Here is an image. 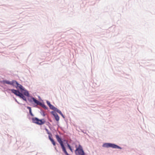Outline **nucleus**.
Instances as JSON below:
<instances>
[{
	"instance_id": "1",
	"label": "nucleus",
	"mask_w": 155,
	"mask_h": 155,
	"mask_svg": "<svg viewBox=\"0 0 155 155\" xmlns=\"http://www.w3.org/2000/svg\"><path fill=\"white\" fill-rule=\"evenodd\" d=\"M55 137L58 141L60 144L62 149L63 151L64 152L66 155H68L66 151L64 145L63 143L62 140L61 138L59 137V136L58 135H55Z\"/></svg>"
},
{
	"instance_id": "2",
	"label": "nucleus",
	"mask_w": 155,
	"mask_h": 155,
	"mask_svg": "<svg viewBox=\"0 0 155 155\" xmlns=\"http://www.w3.org/2000/svg\"><path fill=\"white\" fill-rule=\"evenodd\" d=\"M68 147L71 151L72 152L73 150H74L75 148L76 149L81 146L79 142L76 141L72 143L71 146L68 143L67 144Z\"/></svg>"
},
{
	"instance_id": "3",
	"label": "nucleus",
	"mask_w": 155,
	"mask_h": 155,
	"mask_svg": "<svg viewBox=\"0 0 155 155\" xmlns=\"http://www.w3.org/2000/svg\"><path fill=\"white\" fill-rule=\"evenodd\" d=\"M103 147L106 148L111 147L113 148L121 149L120 147L117 145L111 143H105L103 144Z\"/></svg>"
},
{
	"instance_id": "4",
	"label": "nucleus",
	"mask_w": 155,
	"mask_h": 155,
	"mask_svg": "<svg viewBox=\"0 0 155 155\" xmlns=\"http://www.w3.org/2000/svg\"><path fill=\"white\" fill-rule=\"evenodd\" d=\"M32 120L33 123L39 125L43 124L45 122V121L44 119L40 120L36 117L33 118H32Z\"/></svg>"
},
{
	"instance_id": "5",
	"label": "nucleus",
	"mask_w": 155,
	"mask_h": 155,
	"mask_svg": "<svg viewBox=\"0 0 155 155\" xmlns=\"http://www.w3.org/2000/svg\"><path fill=\"white\" fill-rule=\"evenodd\" d=\"M75 152L76 154L78 155H84V153L81 146L76 149Z\"/></svg>"
},
{
	"instance_id": "6",
	"label": "nucleus",
	"mask_w": 155,
	"mask_h": 155,
	"mask_svg": "<svg viewBox=\"0 0 155 155\" xmlns=\"http://www.w3.org/2000/svg\"><path fill=\"white\" fill-rule=\"evenodd\" d=\"M45 130L48 134H49V135H51V133L48 130V129H47V128H45ZM48 137L49 139L51 141L53 145L54 146H55L56 145V143L54 141V140L51 137L50 135Z\"/></svg>"
},
{
	"instance_id": "7",
	"label": "nucleus",
	"mask_w": 155,
	"mask_h": 155,
	"mask_svg": "<svg viewBox=\"0 0 155 155\" xmlns=\"http://www.w3.org/2000/svg\"><path fill=\"white\" fill-rule=\"evenodd\" d=\"M52 114L54 116L55 120L57 121H59V117L58 115V114L56 113L55 112L53 111L52 112Z\"/></svg>"
},
{
	"instance_id": "8",
	"label": "nucleus",
	"mask_w": 155,
	"mask_h": 155,
	"mask_svg": "<svg viewBox=\"0 0 155 155\" xmlns=\"http://www.w3.org/2000/svg\"><path fill=\"white\" fill-rule=\"evenodd\" d=\"M11 90L12 93L15 94L16 95L18 96L21 93H20L18 91L14 89H11Z\"/></svg>"
},
{
	"instance_id": "9",
	"label": "nucleus",
	"mask_w": 155,
	"mask_h": 155,
	"mask_svg": "<svg viewBox=\"0 0 155 155\" xmlns=\"http://www.w3.org/2000/svg\"><path fill=\"white\" fill-rule=\"evenodd\" d=\"M32 100L37 105H42V104L40 102H39V101L37 100L36 99H35L33 97L32 98Z\"/></svg>"
},
{
	"instance_id": "10",
	"label": "nucleus",
	"mask_w": 155,
	"mask_h": 155,
	"mask_svg": "<svg viewBox=\"0 0 155 155\" xmlns=\"http://www.w3.org/2000/svg\"><path fill=\"white\" fill-rule=\"evenodd\" d=\"M11 83H12L11 85H12L14 86H18L19 85L18 83L15 81H13L12 82H11Z\"/></svg>"
},
{
	"instance_id": "11",
	"label": "nucleus",
	"mask_w": 155,
	"mask_h": 155,
	"mask_svg": "<svg viewBox=\"0 0 155 155\" xmlns=\"http://www.w3.org/2000/svg\"><path fill=\"white\" fill-rule=\"evenodd\" d=\"M20 97L22 98L23 100L26 101V99L25 97L21 93H20L19 96Z\"/></svg>"
},
{
	"instance_id": "12",
	"label": "nucleus",
	"mask_w": 155,
	"mask_h": 155,
	"mask_svg": "<svg viewBox=\"0 0 155 155\" xmlns=\"http://www.w3.org/2000/svg\"><path fill=\"white\" fill-rule=\"evenodd\" d=\"M3 82L4 84H8L11 85L12 84V83H11V82L7 80H5L3 81Z\"/></svg>"
},
{
	"instance_id": "13",
	"label": "nucleus",
	"mask_w": 155,
	"mask_h": 155,
	"mask_svg": "<svg viewBox=\"0 0 155 155\" xmlns=\"http://www.w3.org/2000/svg\"><path fill=\"white\" fill-rule=\"evenodd\" d=\"M28 108L29 109V113H30V114H31V115L32 116H33V114H32V113H31V108L30 107H28Z\"/></svg>"
},
{
	"instance_id": "14",
	"label": "nucleus",
	"mask_w": 155,
	"mask_h": 155,
	"mask_svg": "<svg viewBox=\"0 0 155 155\" xmlns=\"http://www.w3.org/2000/svg\"><path fill=\"white\" fill-rule=\"evenodd\" d=\"M19 87V88L21 90H23V87L22 86L20 85V84H19V85H18V86Z\"/></svg>"
},
{
	"instance_id": "15",
	"label": "nucleus",
	"mask_w": 155,
	"mask_h": 155,
	"mask_svg": "<svg viewBox=\"0 0 155 155\" xmlns=\"http://www.w3.org/2000/svg\"><path fill=\"white\" fill-rule=\"evenodd\" d=\"M49 106V107H50V108L51 109H52V110H53V109H54V107H54L52 105H51H51H50Z\"/></svg>"
},
{
	"instance_id": "16",
	"label": "nucleus",
	"mask_w": 155,
	"mask_h": 155,
	"mask_svg": "<svg viewBox=\"0 0 155 155\" xmlns=\"http://www.w3.org/2000/svg\"><path fill=\"white\" fill-rule=\"evenodd\" d=\"M25 95L27 96H29V93L27 91L25 92Z\"/></svg>"
},
{
	"instance_id": "17",
	"label": "nucleus",
	"mask_w": 155,
	"mask_h": 155,
	"mask_svg": "<svg viewBox=\"0 0 155 155\" xmlns=\"http://www.w3.org/2000/svg\"><path fill=\"white\" fill-rule=\"evenodd\" d=\"M53 110L57 112V111L58 110V109H57V108L54 107V109H53Z\"/></svg>"
},
{
	"instance_id": "18",
	"label": "nucleus",
	"mask_w": 155,
	"mask_h": 155,
	"mask_svg": "<svg viewBox=\"0 0 155 155\" xmlns=\"http://www.w3.org/2000/svg\"><path fill=\"white\" fill-rule=\"evenodd\" d=\"M47 103L48 106H49L51 104L50 102L48 101L47 102Z\"/></svg>"
},
{
	"instance_id": "19",
	"label": "nucleus",
	"mask_w": 155,
	"mask_h": 155,
	"mask_svg": "<svg viewBox=\"0 0 155 155\" xmlns=\"http://www.w3.org/2000/svg\"><path fill=\"white\" fill-rule=\"evenodd\" d=\"M57 112L58 113H59V114H61V111L60 110H58L57 111Z\"/></svg>"
},
{
	"instance_id": "20",
	"label": "nucleus",
	"mask_w": 155,
	"mask_h": 155,
	"mask_svg": "<svg viewBox=\"0 0 155 155\" xmlns=\"http://www.w3.org/2000/svg\"><path fill=\"white\" fill-rule=\"evenodd\" d=\"M42 106L45 109H47V107L45 105L43 104Z\"/></svg>"
},
{
	"instance_id": "21",
	"label": "nucleus",
	"mask_w": 155,
	"mask_h": 155,
	"mask_svg": "<svg viewBox=\"0 0 155 155\" xmlns=\"http://www.w3.org/2000/svg\"><path fill=\"white\" fill-rule=\"evenodd\" d=\"M60 114V115H61L62 116L63 118H64V116L63 115V114H62V113H61V114Z\"/></svg>"
},
{
	"instance_id": "22",
	"label": "nucleus",
	"mask_w": 155,
	"mask_h": 155,
	"mask_svg": "<svg viewBox=\"0 0 155 155\" xmlns=\"http://www.w3.org/2000/svg\"><path fill=\"white\" fill-rule=\"evenodd\" d=\"M60 114V115H61L62 116L63 118H64V116L63 115V114H62V113H61V114Z\"/></svg>"
},
{
	"instance_id": "23",
	"label": "nucleus",
	"mask_w": 155,
	"mask_h": 155,
	"mask_svg": "<svg viewBox=\"0 0 155 155\" xmlns=\"http://www.w3.org/2000/svg\"><path fill=\"white\" fill-rule=\"evenodd\" d=\"M16 101H17L18 103V102L16 100Z\"/></svg>"
}]
</instances>
